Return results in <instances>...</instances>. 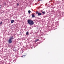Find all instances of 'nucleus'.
<instances>
[{
  "label": "nucleus",
  "instance_id": "obj_5",
  "mask_svg": "<svg viewBox=\"0 0 64 64\" xmlns=\"http://www.w3.org/2000/svg\"><path fill=\"white\" fill-rule=\"evenodd\" d=\"M14 20H12L11 22L12 24H13V23H14Z\"/></svg>",
  "mask_w": 64,
  "mask_h": 64
},
{
  "label": "nucleus",
  "instance_id": "obj_7",
  "mask_svg": "<svg viewBox=\"0 0 64 64\" xmlns=\"http://www.w3.org/2000/svg\"><path fill=\"white\" fill-rule=\"evenodd\" d=\"M26 55H27V54H26L25 55L22 56V57H24H24H25V56H26Z\"/></svg>",
  "mask_w": 64,
  "mask_h": 64
},
{
  "label": "nucleus",
  "instance_id": "obj_16",
  "mask_svg": "<svg viewBox=\"0 0 64 64\" xmlns=\"http://www.w3.org/2000/svg\"><path fill=\"white\" fill-rule=\"evenodd\" d=\"M20 33L21 34V32H20Z\"/></svg>",
  "mask_w": 64,
  "mask_h": 64
},
{
  "label": "nucleus",
  "instance_id": "obj_2",
  "mask_svg": "<svg viewBox=\"0 0 64 64\" xmlns=\"http://www.w3.org/2000/svg\"><path fill=\"white\" fill-rule=\"evenodd\" d=\"M14 39V38L13 36H12L9 39L8 41V44H11L12 43V40Z\"/></svg>",
  "mask_w": 64,
  "mask_h": 64
},
{
  "label": "nucleus",
  "instance_id": "obj_15",
  "mask_svg": "<svg viewBox=\"0 0 64 64\" xmlns=\"http://www.w3.org/2000/svg\"><path fill=\"white\" fill-rule=\"evenodd\" d=\"M4 62V63H5V62Z\"/></svg>",
  "mask_w": 64,
  "mask_h": 64
},
{
  "label": "nucleus",
  "instance_id": "obj_8",
  "mask_svg": "<svg viewBox=\"0 0 64 64\" xmlns=\"http://www.w3.org/2000/svg\"><path fill=\"white\" fill-rule=\"evenodd\" d=\"M28 13L30 14H31V11L30 10H29L28 11Z\"/></svg>",
  "mask_w": 64,
  "mask_h": 64
},
{
  "label": "nucleus",
  "instance_id": "obj_6",
  "mask_svg": "<svg viewBox=\"0 0 64 64\" xmlns=\"http://www.w3.org/2000/svg\"><path fill=\"white\" fill-rule=\"evenodd\" d=\"M41 12H42V13L43 14H45V12H42V11H41Z\"/></svg>",
  "mask_w": 64,
  "mask_h": 64
},
{
  "label": "nucleus",
  "instance_id": "obj_10",
  "mask_svg": "<svg viewBox=\"0 0 64 64\" xmlns=\"http://www.w3.org/2000/svg\"><path fill=\"white\" fill-rule=\"evenodd\" d=\"M39 40V39H37V40H36V41H35V42H37V41H38Z\"/></svg>",
  "mask_w": 64,
  "mask_h": 64
},
{
  "label": "nucleus",
  "instance_id": "obj_9",
  "mask_svg": "<svg viewBox=\"0 0 64 64\" xmlns=\"http://www.w3.org/2000/svg\"><path fill=\"white\" fill-rule=\"evenodd\" d=\"M26 35H29V32H26Z\"/></svg>",
  "mask_w": 64,
  "mask_h": 64
},
{
  "label": "nucleus",
  "instance_id": "obj_1",
  "mask_svg": "<svg viewBox=\"0 0 64 64\" xmlns=\"http://www.w3.org/2000/svg\"><path fill=\"white\" fill-rule=\"evenodd\" d=\"M28 24H29L30 26H32L34 24V22L33 20H28Z\"/></svg>",
  "mask_w": 64,
  "mask_h": 64
},
{
  "label": "nucleus",
  "instance_id": "obj_14",
  "mask_svg": "<svg viewBox=\"0 0 64 64\" xmlns=\"http://www.w3.org/2000/svg\"><path fill=\"white\" fill-rule=\"evenodd\" d=\"M0 9H1V6H0Z\"/></svg>",
  "mask_w": 64,
  "mask_h": 64
},
{
  "label": "nucleus",
  "instance_id": "obj_12",
  "mask_svg": "<svg viewBox=\"0 0 64 64\" xmlns=\"http://www.w3.org/2000/svg\"><path fill=\"white\" fill-rule=\"evenodd\" d=\"M17 6H19V4H17Z\"/></svg>",
  "mask_w": 64,
  "mask_h": 64
},
{
  "label": "nucleus",
  "instance_id": "obj_13",
  "mask_svg": "<svg viewBox=\"0 0 64 64\" xmlns=\"http://www.w3.org/2000/svg\"><path fill=\"white\" fill-rule=\"evenodd\" d=\"M2 22H1V23H0V25H1L2 24Z\"/></svg>",
  "mask_w": 64,
  "mask_h": 64
},
{
  "label": "nucleus",
  "instance_id": "obj_11",
  "mask_svg": "<svg viewBox=\"0 0 64 64\" xmlns=\"http://www.w3.org/2000/svg\"><path fill=\"white\" fill-rule=\"evenodd\" d=\"M36 13L37 14H38V13H39V12H38V11L36 12Z\"/></svg>",
  "mask_w": 64,
  "mask_h": 64
},
{
  "label": "nucleus",
  "instance_id": "obj_4",
  "mask_svg": "<svg viewBox=\"0 0 64 64\" xmlns=\"http://www.w3.org/2000/svg\"><path fill=\"white\" fill-rule=\"evenodd\" d=\"M42 15V14L41 13H39L38 14V16H41Z\"/></svg>",
  "mask_w": 64,
  "mask_h": 64
},
{
  "label": "nucleus",
  "instance_id": "obj_3",
  "mask_svg": "<svg viewBox=\"0 0 64 64\" xmlns=\"http://www.w3.org/2000/svg\"><path fill=\"white\" fill-rule=\"evenodd\" d=\"M32 18H34L35 17L34 14H32Z\"/></svg>",
  "mask_w": 64,
  "mask_h": 64
}]
</instances>
